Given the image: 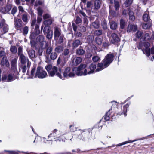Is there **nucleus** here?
Segmentation results:
<instances>
[{
    "mask_svg": "<svg viewBox=\"0 0 154 154\" xmlns=\"http://www.w3.org/2000/svg\"><path fill=\"white\" fill-rule=\"evenodd\" d=\"M69 128L70 131L71 132H74L77 131L78 133H81V134L78 135V139L83 141L91 140L94 139V137L92 136L91 131L92 128L84 130L79 129L77 130V128L73 125H70Z\"/></svg>",
    "mask_w": 154,
    "mask_h": 154,
    "instance_id": "nucleus-1",
    "label": "nucleus"
},
{
    "mask_svg": "<svg viewBox=\"0 0 154 154\" xmlns=\"http://www.w3.org/2000/svg\"><path fill=\"white\" fill-rule=\"evenodd\" d=\"M86 66V64H81L78 67L74 68L71 69L70 67L66 68L63 72V75L64 77L68 78L74 77L76 74L78 76H81L83 74L82 70Z\"/></svg>",
    "mask_w": 154,
    "mask_h": 154,
    "instance_id": "nucleus-2",
    "label": "nucleus"
},
{
    "mask_svg": "<svg viewBox=\"0 0 154 154\" xmlns=\"http://www.w3.org/2000/svg\"><path fill=\"white\" fill-rule=\"evenodd\" d=\"M27 75L30 76V78L33 79L34 78L38 77L39 79H43L46 77L48 75L46 72L43 68L38 66L36 71V68L33 67L30 73L28 71Z\"/></svg>",
    "mask_w": 154,
    "mask_h": 154,
    "instance_id": "nucleus-3",
    "label": "nucleus"
},
{
    "mask_svg": "<svg viewBox=\"0 0 154 154\" xmlns=\"http://www.w3.org/2000/svg\"><path fill=\"white\" fill-rule=\"evenodd\" d=\"M45 69L48 72V75L50 77H54L56 75L60 79H62L63 77L61 74V69H58L57 67L52 66L51 65H48L46 66Z\"/></svg>",
    "mask_w": 154,
    "mask_h": 154,
    "instance_id": "nucleus-4",
    "label": "nucleus"
},
{
    "mask_svg": "<svg viewBox=\"0 0 154 154\" xmlns=\"http://www.w3.org/2000/svg\"><path fill=\"white\" fill-rule=\"evenodd\" d=\"M18 73L11 71L8 75H4L2 78V80L5 82L12 81L18 78Z\"/></svg>",
    "mask_w": 154,
    "mask_h": 154,
    "instance_id": "nucleus-5",
    "label": "nucleus"
},
{
    "mask_svg": "<svg viewBox=\"0 0 154 154\" xmlns=\"http://www.w3.org/2000/svg\"><path fill=\"white\" fill-rule=\"evenodd\" d=\"M144 47L143 48H142V51L144 54L149 57L150 55V52L152 54H154V47H152L151 50L149 47L150 46V44L148 42H145L143 44Z\"/></svg>",
    "mask_w": 154,
    "mask_h": 154,
    "instance_id": "nucleus-6",
    "label": "nucleus"
},
{
    "mask_svg": "<svg viewBox=\"0 0 154 154\" xmlns=\"http://www.w3.org/2000/svg\"><path fill=\"white\" fill-rule=\"evenodd\" d=\"M96 68V64L94 63H92L88 67L85 69L83 72V74L84 75H90L94 73L95 69Z\"/></svg>",
    "mask_w": 154,
    "mask_h": 154,
    "instance_id": "nucleus-7",
    "label": "nucleus"
},
{
    "mask_svg": "<svg viewBox=\"0 0 154 154\" xmlns=\"http://www.w3.org/2000/svg\"><path fill=\"white\" fill-rule=\"evenodd\" d=\"M66 133L63 134L60 131H58L56 129L53 130L52 133H51L48 136V139H49L51 137H54L53 140L55 141V139L59 138L62 135H65Z\"/></svg>",
    "mask_w": 154,
    "mask_h": 154,
    "instance_id": "nucleus-8",
    "label": "nucleus"
},
{
    "mask_svg": "<svg viewBox=\"0 0 154 154\" xmlns=\"http://www.w3.org/2000/svg\"><path fill=\"white\" fill-rule=\"evenodd\" d=\"M114 55L112 54H108L105 57L102 62L105 63V66H108L113 60Z\"/></svg>",
    "mask_w": 154,
    "mask_h": 154,
    "instance_id": "nucleus-9",
    "label": "nucleus"
},
{
    "mask_svg": "<svg viewBox=\"0 0 154 154\" xmlns=\"http://www.w3.org/2000/svg\"><path fill=\"white\" fill-rule=\"evenodd\" d=\"M130 103H128L123 106V110L122 109L121 106H118L117 108V110H116L117 113L118 115H121L123 112L125 116H127V114L126 112L127 111V108L129 106Z\"/></svg>",
    "mask_w": 154,
    "mask_h": 154,
    "instance_id": "nucleus-10",
    "label": "nucleus"
},
{
    "mask_svg": "<svg viewBox=\"0 0 154 154\" xmlns=\"http://www.w3.org/2000/svg\"><path fill=\"white\" fill-rule=\"evenodd\" d=\"M0 28L4 33H6L8 30V26L5 23V20L4 19H2L0 22Z\"/></svg>",
    "mask_w": 154,
    "mask_h": 154,
    "instance_id": "nucleus-11",
    "label": "nucleus"
},
{
    "mask_svg": "<svg viewBox=\"0 0 154 154\" xmlns=\"http://www.w3.org/2000/svg\"><path fill=\"white\" fill-rule=\"evenodd\" d=\"M14 23L15 28L17 30L22 31L21 28L23 26V22L20 19H15Z\"/></svg>",
    "mask_w": 154,
    "mask_h": 154,
    "instance_id": "nucleus-12",
    "label": "nucleus"
},
{
    "mask_svg": "<svg viewBox=\"0 0 154 154\" xmlns=\"http://www.w3.org/2000/svg\"><path fill=\"white\" fill-rule=\"evenodd\" d=\"M109 39L113 44L117 43L119 41V37L117 34L115 33H113L111 34V37L109 38Z\"/></svg>",
    "mask_w": 154,
    "mask_h": 154,
    "instance_id": "nucleus-13",
    "label": "nucleus"
},
{
    "mask_svg": "<svg viewBox=\"0 0 154 154\" xmlns=\"http://www.w3.org/2000/svg\"><path fill=\"white\" fill-rule=\"evenodd\" d=\"M17 59L14 58L12 60L11 64V71L18 73L17 66Z\"/></svg>",
    "mask_w": 154,
    "mask_h": 154,
    "instance_id": "nucleus-14",
    "label": "nucleus"
},
{
    "mask_svg": "<svg viewBox=\"0 0 154 154\" xmlns=\"http://www.w3.org/2000/svg\"><path fill=\"white\" fill-rule=\"evenodd\" d=\"M54 33L55 40H57L58 38L61 35V30L57 26L54 27Z\"/></svg>",
    "mask_w": 154,
    "mask_h": 154,
    "instance_id": "nucleus-15",
    "label": "nucleus"
},
{
    "mask_svg": "<svg viewBox=\"0 0 154 154\" xmlns=\"http://www.w3.org/2000/svg\"><path fill=\"white\" fill-rule=\"evenodd\" d=\"M12 8V6L10 5H7L5 7H2L0 9V11L3 14L9 13Z\"/></svg>",
    "mask_w": 154,
    "mask_h": 154,
    "instance_id": "nucleus-16",
    "label": "nucleus"
},
{
    "mask_svg": "<svg viewBox=\"0 0 154 154\" xmlns=\"http://www.w3.org/2000/svg\"><path fill=\"white\" fill-rule=\"evenodd\" d=\"M108 67L107 66H105V63L103 62L98 63L97 64V67L96 69V72H98L102 70L105 68Z\"/></svg>",
    "mask_w": 154,
    "mask_h": 154,
    "instance_id": "nucleus-17",
    "label": "nucleus"
},
{
    "mask_svg": "<svg viewBox=\"0 0 154 154\" xmlns=\"http://www.w3.org/2000/svg\"><path fill=\"white\" fill-rule=\"evenodd\" d=\"M27 65L25 64H22L21 66L22 68V71L23 73H24L26 72V71L27 69H28L27 71H28V72L30 73L28 70L29 68L30 67V66L31 64V62H28L26 64Z\"/></svg>",
    "mask_w": 154,
    "mask_h": 154,
    "instance_id": "nucleus-18",
    "label": "nucleus"
},
{
    "mask_svg": "<svg viewBox=\"0 0 154 154\" xmlns=\"http://www.w3.org/2000/svg\"><path fill=\"white\" fill-rule=\"evenodd\" d=\"M149 136H148L147 137H145L141 138H140L139 139L135 140H133L132 141L131 140H129V141H125L124 142H122V143H120L118 145H116V146H121L122 145H125V144H126L128 143H133V142H135V141H137V140H144L145 139H146L147 138V137Z\"/></svg>",
    "mask_w": 154,
    "mask_h": 154,
    "instance_id": "nucleus-19",
    "label": "nucleus"
},
{
    "mask_svg": "<svg viewBox=\"0 0 154 154\" xmlns=\"http://www.w3.org/2000/svg\"><path fill=\"white\" fill-rule=\"evenodd\" d=\"M53 21V20L52 18H50L44 21L43 22V24L41 26V31L42 30L44 27V25L47 26H49L50 25H51Z\"/></svg>",
    "mask_w": 154,
    "mask_h": 154,
    "instance_id": "nucleus-20",
    "label": "nucleus"
},
{
    "mask_svg": "<svg viewBox=\"0 0 154 154\" xmlns=\"http://www.w3.org/2000/svg\"><path fill=\"white\" fill-rule=\"evenodd\" d=\"M143 18L145 21L152 22L149 14V12L148 11H146L144 12L143 16Z\"/></svg>",
    "mask_w": 154,
    "mask_h": 154,
    "instance_id": "nucleus-21",
    "label": "nucleus"
},
{
    "mask_svg": "<svg viewBox=\"0 0 154 154\" xmlns=\"http://www.w3.org/2000/svg\"><path fill=\"white\" fill-rule=\"evenodd\" d=\"M20 60L22 64H26L28 62H29V60L27 57H26L23 54L19 56Z\"/></svg>",
    "mask_w": 154,
    "mask_h": 154,
    "instance_id": "nucleus-22",
    "label": "nucleus"
},
{
    "mask_svg": "<svg viewBox=\"0 0 154 154\" xmlns=\"http://www.w3.org/2000/svg\"><path fill=\"white\" fill-rule=\"evenodd\" d=\"M82 59L80 57L74 58L72 60L73 65L74 66L77 65L82 62Z\"/></svg>",
    "mask_w": 154,
    "mask_h": 154,
    "instance_id": "nucleus-23",
    "label": "nucleus"
},
{
    "mask_svg": "<svg viewBox=\"0 0 154 154\" xmlns=\"http://www.w3.org/2000/svg\"><path fill=\"white\" fill-rule=\"evenodd\" d=\"M27 51L28 52V55L30 58L32 59L35 57V51L34 50H28V49H27Z\"/></svg>",
    "mask_w": 154,
    "mask_h": 154,
    "instance_id": "nucleus-24",
    "label": "nucleus"
},
{
    "mask_svg": "<svg viewBox=\"0 0 154 154\" xmlns=\"http://www.w3.org/2000/svg\"><path fill=\"white\" fill-rule=\"evenodd\" d=\"M53 48L51 46L48 47L47 48L45 51V56L46 58H49L50 54L52 53Z\"/></svg>",
    "mask_w": 154,
    "mask_h": 154,
    "instance_id": "nucleus-25",
    "label": "nucleus"
},
{
    "mask_svg": "<svg viewBox=\"0 0 154 154\" xmlns=\"http://www.w3.org/2000/svg\"><path fill=\"white\" fill-rule=\"evenodd\" d=\"M57 57V54L55 52H52L49 55V58H46L48 60H55Z\"/></svg>",
    "mask_w": 154,
    "mask_h": 154,
    "instance_id": "nucleus-26",
    "label": "nucleus"
},
{
    "mask_svg": "<svg viewBox=\"0 0 154 154\" xmlns=\"http://www.w3.org/2000/svg\"><path fill=\"white\" fill-rule=\"evenodd\" d=\"M137 29V26L136 25H129L127 31L128 32H130L131 31L134 32Z\"/></svg>",
    "mask_w": 154,
    "mask_h": 154,
    "instance_id": "nucleus-27",
    "label": "nucleus"
},
{
    "mask_svg": "<svg viewBox=\"0 0 154 154\" xmlns=\"http://www.w3.org/2000/svg\"><path fill=\"white\" fill-rule=\"evenodd\" d=\"M1 64L2 65L5 66L7 67H8L9 66V63L8 60L4 57L2 60Z\"/></svg>",
    "mask_w": 154,
    "mask_h": 154,
    "instance_id": "nucleus-28",
    "label": "nucleus"
},
{
    "mask_svg": "<svg viewBox=\"0 0 154 154\" xmlns=\"http://www.w3.org/2000/svg\"><path fill=\"white\" fill-rule=\"evenodd\" d=\"M40 45L42 49L48 47V43L47 41H44L40 43Z\"/></svg>",
    "mask_w": 154,
    "mask_h": 154,
    "instance_id": "nucleus-29",
    "label": "nucleus"
},
{
    "mask_svg": "<svg viewBox=\"0 0 154 154\" xmlns=\"http://www.w3.org/2000/svg\"><path fill=\"white\" fill-rule=\"evenodd\" d=\"M128 12H129V19L131 21H133L135 19V17L133 12L129 8L128 9Z\"/></svg>",
    "mask_w": 154,
    "mask_h": 154,
    "instance_id": "nucleus-30",
    "label": "nucleus"
},
{
    "mask_svg": "<svg viewBox=\"0 0 154 154\" xmlns=\"http://www.w3.org/2000/svg\"><path fill=\"white\" fill-rule=\"evenodd\" d=\"M28 13L26 12H25L22 15V20L26 24L27 23L28 21Z\"/></svg>",
    "mask_w": 154,
    "mask_h": 154,
    "instance_id": "nucleus-31",
    "label": "nucleus"
},
{
    "mask_svg": "<svg viewBox=\"0 0 154 154\" xmlns=\"http://www.w3.org/2000/svg\"><path fill=\"white\" fill-rule=\"evenodd\" d=\"M92 25L94 28L98 29L100 26V22L98 20H96L94 22L92 23Z\"/></svg>",
    "mask_w": 154,
    "mask_h": 154,
    "instance_id": "nucleus-32",
    "label": "nucleus"
},
{
    "mask_svg": "<svg viewBox=\"0 0 154 154\" xmlns=\"http://www.w3.org/2000/svg\"><path fill=\"white\" fill-rule=\"evenodd\" d=\"M45 35H46V37L49 40L51 41L53 35L52 31L51 30L49 31L48 32L46 33Z\"/></svg>",
    "mask_w": 154,
    "mask_h": 154,
    "instance_id": "nucleus-33",
    "label": "nucleus"
},
{
    "mask_svg": "<svg viewBox=\"0 0 154 154\" xmlns=\"http://www.w3.org/2000/svg\"><path fill=\"white\" fill-rule=\"evenodd\" d=\"M63 46H58L56 47L54 49L55 52L56 53H60L62 52L63 50Z\"/></svg>",
    "mask_w": 154,
    "mask_h": 154,
    "instance_id": "nucleus-34",
    "label": "nucleus"
},
{
    "mask_svg": "<svg viewBox=\"0 0 154 154\" xmlns=\"http://www.w3.org/2000/svg\"><path fill=\"white\" fill-rule=\"evenodd\" d=\"M81 42L80 40H76L73 41L72 44V47L73 48H76L81 44Z\"/></svg>",
    "mask_w": 154,
    "mask_h": 154,
    "instance_id": "nucleus-35",
    "label": "nucleus"
},
{
    "mask_svg": "<svg viewBox=\"0 0 154 154\" xmlns=\"http://www.w3.org/2000/svg\"><path fill=\"white\" fill-rule=\"evenodd\" d=\"M151 22L149 21L148 23H143L142 26L143 28L145 29H149L152 25Z\"/></svg>",
    "mask_w": 154,
    "mask_h": 154,
    "instance_id": "nucleus-36",
    "label": "nucleus"
},
{
    "mask_svg": "<svg viewBox=\"0 0 154 154\" xmlns=\"http://www.w3.org/2000/svg\"><path fill=\"white\" fill-rule=\"evenodd\" d=\"M117 23L114 21L110 23V28L111 29L115 30L117 27Z\"/></svg>",
    "mask_w": 154,
    "mask_h": 154,
    "instance_id": "nucleus-37",
    "label": "nucleus"
},
{
    "mask_svg": "<svg viewBox=\"0 0 154 154\" xmlns=\"http://www.w3.org/2000/svg\"><path fill=\"white\" fill-rule=\"evenodd\" d=\"M63 135H62L61 137H60L59 138L55 139V141H56L57 142H65L66 139Z\"/></svg>",
    "mask_w": 154,
    "mask_h": 154,
    "instance_id": "nucleus-38",
    "label": "nucleus"
},
{
    "mask_svg": "<svg viewBox=\"0 0 154 154\" xmlns=\"http://www.w3.org/2000/svg\"><path fill=\"white\" fill-rule=\"evenodd\" d=\"M111 110H109L106 113V115L104 116L103 118L106 121H108L110 119V115L111 113Z\"/></svg>",
    "mask_w": 154,
    "mask_h": 154,
    "instance_id": "nucleus-39",
    "label": "nucleus"
},
{
    "mask_svg": "<svg viewBox=\"0 0 154 154\" xmlns=\"http://www.w3.org/2000/svg\"><path fill=\"white\" fill-rule=\"evenodd\" d=\"M63 61L62 63V64L63 66L66 63L67 61L68 60V59L69 58L70 55H66L63 54Z\"/></svg>",
    "mask_w": 154,
    "mask_h": 154,
    "instance_id": "nucleus-40",
    "label": "nucleus"
},
{
    "mask_svg": "<svg viewBox=\"0 0 154 154\" xmlns=\"http://www.w3.org/2000/svg\"><path fill=\"white\" fill-rule=\"evenodd\" d=\"M100 5V0H95L94 2V6L96 9H98Z\"/></svg>",
    "mask_w": 154,
    "mask_h": 154,
    "instance_id": "nucleus-41",
    "label": "nucleus"
},
{
    "mask_svg": "<svg viewBox=\"0 0 154 154\" xmlns=\"http://www.w3.org/2000/svg\"><path fill=\"white\" fill-rule=\"evenodd\" d=\"M29 31V27H28L25 26L22 29V33L23 34L25 35H27Z\"/></svg>",
    "mask_w": 154,
    "mask_h": 154,
    "instance_id": "nucleus-42",
    "label": "nucleus"
},
{
    "mask_svg": "<svg viewBox=\"0 0 154 154\" xmlns=\"http://www.w3.org/2000/svg\"><path fill=\"white\" fill-rule=\"evenodd\" d=\"M85 51L83 49L79 48L76 51V53L79 55H83L85 53Z\"/></svg>",
    "mask_w": 154,
    "mask_h": 154,
    "instance_id": "nucleus-43",
    "label": "nucleus"
},
{
    "mask_svg": "<svg viewBox=\"0 0 154 154\" xmlns=\"http://www.w3.org/2000/svg\"><path fill=\"white\" fill-rule=\"evenodd\" d=\"M10 50L12 53L15 54L17 52V48L15 46H11L10 47Z\"/></svg>",
    "mask_w": 154,
    "mask_h": 154,
    "instance_id": "nucleus-44",
    "label": "nucleus"
},
{
    "mask_svg": "<svg viewBox=\"0 0 154 154\" xmlns=\"http://www.w3.org/2000/svg\"><path fill=\"white\" fill-rule=\"evenodd\" d=\"M44 38L43 36L42 35H39L37 37L36 40L37 42H39L40 43L42 41H44Z\"/></svg>",
    "mask_w": 154,
    "mask_h": 154,
    "instance_id": "nucleus-45",
    "label": "nucleus"
},
{
    "mask_svg": "<svg viewBox=\"0 0 154 154\" xmlns=\"http://www.w3.org/2000/svg\"><path fill=\"white\" fill-rule=\"evenodd\" d=\"M50 30V26H45L44 27L43 30V32L44 34H46V33Z\"/></svg>",
    "mask_w": 154,
    "mask_h": 154,
    "instance_id": "nucleus-46",
    "label": "nucleus"
},
{
    "mask_svg": "<svg viewBox=\"0 0 154 154\" xmlns=\"http://www.w3.org/2000/svg\"><path fill=\"white\" fill-rule=\"evenodd\" d=\"M102 34V31L101 30H95L94 32L95 35L100 36Z\"/></svg>",
    "mask_w": 154,
    "mask_h": 154,
    "instance_id": "nucleus-47",
    "label": "nucleus"
},
{
    "mask_svg": "<svg viewBox=\"0 0 154 154\" xmlns=\"http://www.w3.org/2000/svg\"><path fill=\"white\" fill-rule=\"evenodd\" d=\"M102 26L103 29L106 30L107 29V26L106 22V20H104L102 22Z\"/></svg>",
    "mask_w": 154,
    "mask_h": 154,
    "instance_id": "nucleus-48",
    "label": "nucleus"
},
{
    "mask_svg": "<svg viewBox=\"0 0 154 154\" xmlns=\"http://www.w3.org/2000/svg\"><path fill=\"white\" fill-rule=\"evenodd\" d=\"M92 60L94 62H98L100 60V57L97 55H95L93 56Z\"/></svg>",
    "mask_w": 154,
    "mask_h": 154,
    "instance_id": "nucleus-49",
    "label": "nucleus"
},
{
    "mask_svg": "<svg viewBox=\"0 0 154 154\" xmlns=\"http://www.w3.org/2000/svg\"><path fill=\"white\" fill-rule=\"evenodd\" d=\"M143 34V32L141 31H138L136 34L135 35L137 38H139L142 36Z\"/></svg>",
    "mask_w": 154,
    "mask_h": 154,
    "instance_id": "nucleus-50",
    "label": "nucleus"
},
{
    "mask_svg": "<svg viewBox=\"0 0 154 154\" xmlns=\"http://www.w3.org/2000/svg\"><path fill=\"white\" fill-rule=\"evenodd\" d=\"M150 38V36L149 34L148 33H146L145 34L143 37V39L144 41H147L149 40Z\"/></svg>",
    "mask_w": 154,
    "mask_h": 154,
    "instance_id": "nucleus-51",
    "label": "nucleus"
},
{
    "mask_svg": "<svg viewBox=\"0 0 154 154\" xmlns=\"http://www.w3.org/2000/svg\"><path fill=\"white\" fill-rule=\"evenodd\" d=\"M18 54L19 56L23 54V48L21 46H19L18 48Z\"/></svg>",
    "mask_w": 154,
    "mask_h": 154,
    "instance_id": "nucleus-52",
    "label": "nucleus"
},
{
    "mask_svg": "<svg viewBox=\"0 0 154 154\" xmlns=\"http://www.w3.org/2000/svg\"><path fill=\"white\" fill-rule=\"evenodd\" d=\"M120 26L121 28H124L125 26V22L122 19L120 20Z\"/></svg>",
    "mask_w": 154,
    "mask_h": 154,
    "instance_id": "nucleus-53",
    "label": "nucleus"
},
{
    "mask_svg": "<svg viewBox=\"0 0 154 154\" xmlns=\"http://www.w3.org/2000/svg\"><path fill=\"white\" fill-rule=\"evenodd\" d=\"M59 38L58 41V43L59 44H61L63 42V35H61L59 36Z\"/></svg>",
    "mask_w": 154,
    "mask_h": 154,
    "instance_id": "nucleus-54",
    "label": "nucleus"
},
{
    "mask_svg": "<svg viewBox=\"0 0 154 154\" xmlns=\"http://www.w3.org/2000/svg\"><path fill=\"white\" fill-rule=\"evenodd\" d=\"M132 2V0H126L125 2V5L126 7H128L131 4Z\"/></svg>",
    "mask_w": 154,
    "mask_h": 154,
    "instance_id": "nucleus-55",
    "label": "nucleus"
},
{
    "mask_svg": "<svg viewBox=\"0 0 154 154\" xmlns=\"http://www.w3.org/2000/svg\"><path fill=\"white\" fill-rule=\"evenodd\" d=\"M36 19L35 18L32 20L31 22V25L32 28L33 29L34 28L35 25L36 23Z\"/></svg>",
    "mask_w": 154,
    "mask_h": 154,
    "instance_id": "nucleus-56",
    "label": "nucleus"
},
{
    "mask_svg": "<svg viewBox=\"0 0 154 154\" xmlns=\"http://www.w3.org/2000/svg\"><path fill=\"white\" fill-rule=\"evenodd\" d=\"M17 8L16 7H14L12 9L11 14L14 15L15 13L17 12Z\"/></svg>",
    "mask_w": 154,
    "mask_h": 154,
    "instance_id": "nucleus-57",
    "label": "nucleus"
},
{
    "mask_svg": "<svg viewBox=\"0 0 154 154\" xmlns=\"http://www.w3.org/2000/svg\"><path fill=\"white\" fill-rule=\"evenodd\" d=\"M38 16L41 17L43 11L41 8H39L38 9Z\"/></svg>",
    "mask_w": 154,
    "mask_h": 154,
    "instance_id": "nucleus-58",
    "label": "nucleus"
},
{
    "mask_svg": "<svg viewBox=\"0 0 154 154\" xmlns=\"http://www.w3.org/2000/svg\"><path fill=\"white\" fill-rule=\"evenodd\" d=\"M70 51L68 49H65L63 54V55H70L69 54Z\"/></svg>",
    "mask_w": 154,
    "mask_h": 154,
    "instance_id": "nucleus-59",
    "label": "nucleus"
},
{
    "mask_svg": "<svg viewBox=\"0 0 154 154\" xmlns=\"http://www.w3.org/2000/svg\"><path fill=\"white\" fill-rule=\"evenodd\" d=\"M82 22L81 19L78 16L76 18L75 22L76 24H78Z\"/></svg>",
    "mask_w": 154,
    "mask_h": 154,
    "instance_id": "nucleus-60",
    "label": "nucleus"
},
{
    "mask_svg": "<svg viewBox=\"0 0 154 154\" xmlns=\"http://www.w3.org/2000/svg\"><path fill=\"white\" fill-rule=\"evenodd\" d=\"M41 139L42 141H43L45 143H48L49 141H51L52 140V139H50L49 140H46V139L45 137H41Z\"/></svg>",
    "mask_w": 154,
    "mask_h": 154,
    "instance_id": "nucleus-61",
    "label": "nucleus"
},
{
    "mask_svg": "<svg viewBox=\"0 0 154 154\" xmlns=\"http://www.w3.org/2000/svg\"><path fill=\"white\" fill-rule=\"evenodd\" d=\"M37 35L35 34V33L34 32L32 33L31 34V35L30 36V38L31 40L34 39L35 37Z\"/></svg>",
    "mask_w": 154,
    "mask_h": 154,
    "instance_id": "nucleus-62",
    "label": "nucleus"
},
{
    "mask_svg": "<svg viewBox=\"0 0 154 154\" xmlns=\"http://www.w3.org/2000/svg\"><path fill=\"white\" fill-rule=\"evenodd\" d=\"M96 41L97 43L99 45H100L102 42L101 39L100 38H96Z\"/></svg>",
    "mask_w": 154,
    "mask_h": 154,
    "instance_id": "nucleus-63",
    "label": "nucleus"
},
{
    "mask_svg": "<svg viewBox=\"0 0 154 154\" xmlns=\"http://www.w3.org/2000/svg\"><path fill=\"white\" fill-rule=\"evenodd\" d=\"M50 15L48 14H46L43 15V17L44 19H46L48 18H50Z\"/></svg>",
    "mask_w": 154,
    "mask_h": 154,
    "instance_id": "nucleus-64",
    "label": "nucleus"
}]
</instances>
